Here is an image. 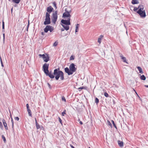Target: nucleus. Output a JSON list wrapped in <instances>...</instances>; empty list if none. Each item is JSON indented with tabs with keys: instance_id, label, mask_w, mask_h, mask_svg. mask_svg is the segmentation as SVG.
Returning <instances> with one entry per match:
<instances>
[{
	"instance_id": "obj_28",
	"label": "nucleus",
	"mask_w": 148,
	"mask_h": 148,
	"mask_svg": "<svg viewBox=\"0 0 148 148\" xmlns=\"http://www.w3.org/2000/svg\"><path fill=\"white\" fill-rule=\"evenodd\" d=\"M104 95L106 97H108V96H109V95H108V94L106 92H105L104 93Z\"/></svg>"
},
{
	"instance_id": "obj_37",
	"label": "nucleus",
	"mask_w": 148,
	"mask_h": 148,
	"mask_svg": "<svg viewBox=\"0 0 148 148\" xmlns=\"http://www.w3.org/2000/svg\"><path fill=\"white\" fill-rule=\"evenodd\" d=\"M138 9H139L138 8H138L135 7L134 8V11H136V10H137Z\"/></svg>"
},
{
	"instance_id": "obj_31",
	"label": "nucleus",
	"mask_w": 148,
	"mask_h": 148,
	"mask_svg": "<svg viewBox=\"0 0 148 148\" xmlns=\"http://www.w3.org/2000/svg\"><path fill=\"white\" fill-rule=\"evenodd\" d=\"M70 60H73L74 59V56H71L70 58Z\"/></svg>"
},
{
	"instance_id": "obj_29",
	"label": "nucleus",
	"mask_w": 148,
	"mask_h": 148,
	"mask_svg": "<svg viewBox=\"0 0 148 148\" xmlns=\"http://www.w3.org/2000/svg\"><path fill=\"white\" fill-rule=\"evenodd\" d=\"M58 44V42L56 41L53 44V46L54 47L56 46Z\"/></svg>"
},
{
	"instance_id": "obj_8",
	"label": "nucleus",
	"mask_w": 148,
	"mask_h": 148,
	"mask_svg": "<svg viewBox=\"0 0 148 148\" xmlns=\"http://www.w3.org/2000/svg\"><path fill=\"white\" fill-rule=\"evenodd\" d=\"M70 12L71 11H67L66 10H65V12L63 14L62 17L64 18H65L66 17L70 18L71 16V15L70 14Z\"/></svg>"
},
{
	"instance_id": "obj_4",
	"label": "nucleus",
	"mask_w": 148,
	"mask_h": 148,
	"mask_svg": "<svg viewBox=\"0 0 148 148\" xmlns=\"http://www.w3.org/2000/svg\"><path fill=\"white\" fill-rule=\"evenodd\" d=\"M57 11H56L53 13L51 18L52 21L54 24H55L58 18Z\"/></svg>"
},
{
	"instance_id": "obj_15",
	"label": "nucleus",
	"mask_w": 148,
	"mask_h": 148,
	"mask_svg": "<svg viewBox=\"0 0 148 148\" xmlns=\"http://www.w3.org/2000/svg\"><path fill=\"white\" fill-rule=\"evenodd\" d=\"M131 3L133 4H137L139 3L138 0H132Z\"/></svg>"
},
{
	"instance_id": "obj_20",
	"label": "nucleus",
	"mask_w": 148,
	"mask_h": 148,
	"mask_svg": "<svg viewBox=\"0 0 148 148\" xmlns=\"http://www.w3.org/2000/svg\"><path fill=\"white\" fill-rule=\"evenodd\" d=\"M138 8L139 9H140L141 10H143L144 7L142 5H139L138 6Z\"/></svg>"
},
{
	"instance_id": "obj_51",
	"label": "nucleus",
	"mask_w": 148,
	"mask_h": 148,
	"mask_svg": "<svg viewBox=\"0 0 148 148\" xmlns=\"http://www.w3.org/2000/svg\"><path fill=\"white\" fill-rule=\"evenodd\" d=\"M71 147L72 148H75L73 146V145H71Z\"/></svg>"
},
{
	"instance_id": "obj_17",
	"label": "nucleus",
	"mask_w": 148,
	"mask_h": 148,
	"mask_svg": "<svg viewBox=\"0 0 148 148\" xmlns=\"http://www.w3.org/2000/svg\"><path fill=\"white\" fill-rule=\"evenodd\" d=\"M35 120L36 127L37 129H39V128H40V125L38 124V123H37L36 119V118H35Z\"/></svg>"
},
{
	"instance_id": "obj_55",
	"label": "nucleus",
	"mask_w": 148,
	"mask_h": 148,
	"mask_svg": "<svg viewBox=\"0 0 148 148\" xmlns=\"http://www.w3.org/2000/svg\"><path fill=\"white\" fill-rule=\"evenodd\" d=\"M88 148H90V147H89Z\"/></svg>"
},
{
	"instance_id": "obj_24",
	"label": "nucleus",
	"mask_w": 148,
	"mask_h": 148,
	"mask_svg": "<svg viewBox=\"0 0 148 148\" xmlns=\"http://www.w3.org/2000/svg\"><path fill=\"white\" fill-rule=\"evenodd\" d=\"M107 124L109 126H110L111 127H112V125L109 120H107Z\"/></svg>"
},
{
	"instance_id": "obj_22",
	"label": "nucleus",
	"mask_w": 148,
	"mask_h": 148,
	"mask_svg": "<svg viewBox=\"0 0 148 148\" xmlns=\"http://www.w3.org/2000/svg\"><path fill=\"white\" fill-rule=\"evenodd\" d=\"M20 1V0H12V2L17 4L19 3Z\"/></svg>"
},
{
	"instance_id": "obj_16",
	"label": "nucleus",
	"mask_w": 148,
	"mask_h": 148,
	"mask_svg": "<svg viewBox=\"0 0 148 148\" xmlns=\"http://www.w3.org/2000/svg\"><path fill=\"white\" fill-rule=\"evenodd\" d=\"M137 69L139 71V73L143 74V72L142 71V69L141 67L140 66H137Z\"/></svg>"
},
{
	"instance_id": "obj_21",
	"label": "nucleus",
	"mask_w": 148,
	"mask_h": 148,
	"mask_svg": "<svg viewBox=\"0 0 148 148\" xmlns=\"http://www.w3.org/2000/svg\"><path fill=\"white\" fill-rule=\"evenodd\" d=\"M140 78L141 80H145L146 79V77L144 75H141L140 76Z\"/></svg>"
},
{
	"instance_id": "obj_10",
	"label": "nucleus",
	"mask_w": 148,
	"mask_h": 148,
	"mask_svg": "<svg viewBox=\"0 0 148 148\" xmlns=\"http://www.w3.org/2000/svg\"><path fill=\"white\" fill-rule=\"evenodd\" d=\"M45 57V59H44L43 60L44 62H48L50 60L49 59V56L48 54H46Z\"/></svg>"
},
{
	"instance_id": "obj_47",
	"label": "nucleus",
	"mask_w": 148,
	"mask_h": 148,
	"mask_svg": "<svg viewBox=\"0 0 148 148\" xmlns=\"http://www.w3.org/2000/svg\"><path fill=\"white\" fill-rule=\"evenodd\" d=\"M78 29H75V33H76L77 32H78Z\"/></svg>"
},
{
	"instance_id": "obj_19",
	"label": "nucleus",
	"mask_w": 148,
	"mask_h": 148,
	"mask_svg": "<svg viewBox=\"0 0 148 148\" xmlns=\"http://www.w3.org/2000/svg\"><path fill=\"white\" fill-rule=\"evenodd\" d=\"M27 111L28 112V113L29 116H30L31 117H32V112H31V110L29 109H29H27Z\"/></svg>"
},
{
	"instance_id": "obj_13",
	"label": "nucleus",
	"mask_w": 148,
	"mask_h": 148,
	"mask_svg": "<svg viewBox=\"0 0 148 148\" xmlns=\"http://www.w3.org/2000/svg\"><path fill=\"white\" fill-rule=\"evenodd\" d=\"M118 143L119 145L121 147H122L123 146V142L120 140L118 141Z\"/></svg>"
},
{
	"instance_id": "obj_9",
	"label": "nucleus",
	"mask_w": 148,
	"mask_h": 148,
	"mask_svg": "<svg viewBox=\"0 0 148 148\" xmlns=\"http://www.w3.org/2000/svg\"><path fill=\"white\" fill-rule=\"evenodd\" d=\"M53 8L51 6H49L47 7V12L49 14L51 13L53 11Z\"/></svg>"
},
{
	"instance_id": "obj_25",
	"label": "nucleus",
	"mask_w": 148,
	"mask_h": 148,
	"mask_svg": "<svg viewBox=\"0 0 148 148\" xmlns=\"http://www.w3.org/2000/svg\"><path fill=\"white\" fill-rule=\"evenodd\" d=\"M95 102L97 104L99 102V100L97 97H95Z\"/></svg>"
},
{
	"instance_id": "obj_26",
	"label": "nucleus",
	"mask_w": 148,
	"mask_h": 148,
	"mask_svg": "<svg viewBox=\"0 0 148 148\" xmlns=\"http://www.w3.org/2000/svg\"><path fill=\"white\" fill-rule=\"evenodd\" d=\"M2 138L3 139V140L4 141V142L5 143L6 142V140L5 138V137L3 135H2Z\"/></svg>"
},
{
	"instance_id": "obj_39",
	"label": "nucleus",
	"mask_w": 148,
	"mask_h": 148,
	"mask_svg": "<svg viewBox=\"0 0 148 148\" xmlns=\"http://www.w3.org/2000/svg\"><path fill=\"white\" fill-rule=\"evenodd\" d=\"M79 24H77L76 25V29H78Z\"/></svg>"
},
{
	"instance_id": "obj_53",
	"label": "nucleus",
	"mask_w": 148,
	"mask_h": 148,
	"mask_svg": "<svg viewBox=\"0 0 148 148\" xmlns=\"http://www.w3.org/2000/svg\"><path fill=\"white\" fill-rule=\"evenodd\" d=\"M48 84L49 86V87H50V84L49 83H48Z\"/></svg>"
},
{
	"instance_id": "obj_50",
	"label": "nucleus",
	"mask_w": 148,
	"mask_h": 148,
	"mask_svg": "<svg viewBox=\"0 0 148 148\" xmlns=\"http://www.w3.org/2000/svg\"><path fill=\"white\" fill-rule=\"evenodd\" d=\"M42 35H44V32H42L41 33Z\"/></svg>"
},
{
	"instance_id": "obj_54",
	"label": "nucleus",
	"mask_w": 148,
	"mask_h": 148,
	"mask_svg": "<svg viewBox=\"0 0 148 148\" xmlns=\"http://www.w3.org/2000/svg\"><path fill=\"white\" fill-rule=\"evenodd\" d=\"M12 10H13V8H12L11 9V12H12Z\"/></svg>"
},
{
	"instance_id": "obj_45",
	"label": "nucleus",
	"mask_w": 148,
	"mask_h": 148,
	"mask_svg": "<svg viewBox=\"0 0 148 148\" xmlns=\"http://www.w3.org/2000/svg\"><path fill=\"white\" fill-rule=\"evenodd\" d=\"M26 107L27 109H29V105L27 103L26 105Z\"/></svg>"
},
{
	"instance_id": "obj_49",
	"label": "nucleus",
	"mask_w": 148,
	"mask_h": 148,
	"mask_svg": "<svg viewBox=\"0 0 148 148\" xmlns=\"http://www.w3.org/2000/svg\"><path fill=\"white\" fill-rule=\"evenodd\" d=\"M79 123H80V124L81 125H82V124H83V123H82V121H80L79 122Z\"/></svg>"
},
{
	"instance_id": "obj_41",
	"label": "nucleus",
	"mask_w": 148,
	"mask_h": 148,
	"mask_svg": "<svg viewBox=\"0 0 148 148\" xmlns=\"http://www.w3.org/2000/svg\"><path fill=\"white\" fill-rule=\"evenodd\" d=\"M59 121L61 124H62V121L61 119L59 117Z\"/></svg>"
},
{
	"instance_id": "obj_23",
	"label": "nucleus",
	"mask_w": 148,
	"mask_h": 148,
	"mask_svg": "<svg viewBox=\"0 0 148 148\" xmlns=\"http://www.w3.org/2000/svg\"><path fill=\"white\" fill-rule=\"evenodd\" d=\"M11 122L12 123V128L13 130V129H14V121L13 120V119L11 116Z\"/></svg>"
},
{
	"instance_id": "obj_1",
	"label": "nucleus",
	"mask_w": 148,
	"mask_h": 148,
	"mask_svg": "<svg viewBox=\"0 0 148 148\" xmlns=\"http://www.w3.org/2000/svg\"><path fill=\"white\" fill-rule=\"evenodd\" d=\"M49 64L47 63H45L42 66L43 71L46 75L49 76L51 79H53L55 77L56 80H58L60 77L61 80L64 79V74L62 71L60 70L59 68L54 70L53 74H51V72H49Z\"/></svg>"
},
{
	"instance_id": "obj_32",
	"label": "nucleus",
	"mask_w": 148,
	"mask_h": 148,
	"mask_svg": "<svg viewBox=\"0 0 148 148\" xmlns=\"http://www.w3.org/2000/svg\"><path fill=\"white\" fill-rule=\"evenodd\" d=\"M101 38H98V42L100 44L101 42Z\"/></svg>"
},
{
	"instance_id": "obj_36",
	"label": "nucleus",
	"mask_w": 148,
	"mask_h": 148,
	"mask_svg": "<svg viewBox=\"0 0 148 148\" xmlns=\"http://www.w3.org/2000/svg\"><path fill=\"white\" fill-rule=\"evenodd\" d=\"M14 119L18 121L19 120V118L18 117H16L14 118Z\"/></svg>"
},
{
	"instance_id": "obj_12",
	"label": "nucleus",
	"mask_w": 148,
	"mask_h": 148,
	"mask_svg": "<svg viewBox=\"0 0 148 148\" xmlns=\"http://www.w3.org/2000/svg\"><path fill=\"white\" fill-rule=\"evenodd\" d=\"M119 54L120 55V56L121 58V59L123 60V62L127 63V62L126 61V58L125 57L123 56H122V54H121L120 53H119Z\"/></svg>"
},
{
	"instance_id": "obj_11",
	"label": "nucleus",
	"mask_w": 148,
	"mask_h": 148,
	"mask_svg": "<svg viewBox=\"0 0 148 148\" xmlns=\"http://www.w3.org/2000/svg\"><path fill=\"white\" fill-rule=\"evenodd\" d=\"M2 122L3 123V125L4 126L6 130H8V128L7 126V124L6 123L4 119H2Z\"/></svg>"
},
{
	"instance_id": "obj_48",
	"label": "nucleus",
	"mask_w": 148,
	"mask_h": 148,
	"mask_svg": "<svg viewBox=\"0 0 148 148\" xmlns=\"http://www.w3.org/2000/svg\"><path fill=\"white\" fill-rule=\"evenodd\" d=\"M64 28H61V31L62 32L64 31Z\"/></svg>"
},
{
	"instance_id": "obj_43",
	"label": "nucleus",
	"mask_w": 148,
	"mask_h": 148,
	"mask_svg": "<svg viewBox=\"0 0 148 148\" xmlns=\"http://www.w3.org/2000/svg\"><path fill=\"white\" fill-rule=\"evenodd\" d=\"M78 89L79 90V89H84V87H80L79 88H78Z\"/></svg>"
},
{
	"instance_id": "obj_2",
	"label": "nucleus",
	"mask_w": 148,
	"mask_h": 148,
	"mask_svg": "<svg viewBox=\"0 0 148 148\" xmlns=\"http://www.w3.org/2000/svg\"><path fill=\"white\" fill-rule=\"evenodd\" d=\"M76 70L77 68L75 67V65L73 63L70 65L69 69L67 67L64 69L65 72L69 75L73 74L74 72L76 71Z\"/></svg>"
},
{
	"instance_id": "obj_52",
	"label": "nucleus",
	"mask_w": 148,
	"mask_h": 148,
	"mask_svg": "<svg viewBox=\"0 0 148 148\" xmlns=\"http://www.w3.org/2000/svg\"><path fill=\"white\" fill-rule=\"evenodd\" d=\"M145 86L147 88H148V85H145Z\"/></svg>"
},
{
	"instance_id": "obj_30",
	"label": "nucleus",
	"mask_w": 148,
	"mask_h": 148,
	"mask_svg": "<svg viewBox=\"0 0 148 148\" xmlns=\"http://www.w3.org/2000/svg\"><path fill=\"white\" fill-rule=\"evenodd\" d=\"M4 23L3 22V21H2V29L3 30L4 29Z\"/></svg>"
},
{
	"instance_id": "obj_14",
	"label": "nucleus",
	"mask_w": 148,
	"mask_h": 148,
	"mask_svg": "<svg viewBox=\"0 0 148 148\" xmlns=\"http://www.w3.org/2000/svg\"><path fill=\"white\" fill-rule=\"evenodd\" d=\"M61 25L67 31L69 29V27L68 26V25H65L62 24H61Z\"/></svg>"
},
{
	"instance_id": "obj_46",
	"label": "nucleus",
	"mask_w": 148,
	"mask_h": 148,
	"mask_svg": "<svg viewBox=\"0 0 148 148\" xmlns=\"http://www.w3.org/2000/svg\"><path fill=\"white\" fill-rule=\"evenodd\" d=\"M103 37V36L102 35H101L100 36V37L99 38H101V39H102V38Z\"/></svg>"
},
{
	"instance_id": "obj_5",
	"label": "nucleus",
	"mask_w": 148,
	"mask_h": 148,
	"mask_svg": "<svg viewBox=\"0 0 148 148\" xmlns=\"http://www.w3.org/2000/svg\"><path fill=\"white\" fill-rule=\"evenodd\" d=\"M54 28L53 27L49 25H47L44 29V31L45 33H47L48 31L52 32Z\"/></svg>"
},
{
	"instance_id": "obj_18",
	"label": "nucleus",
	"mask_w": 148,
	"mask_h": 148,
	"mask_svg": "<svg viewBox=\"0 0 148 148\" xmlns=\"http://www.w3.org/2000/svg\"><path fill=\"white\" fill-rule=\"evenodd\" d=\"M38 56L40 58L42 57V59H43V60H44V59H45V58H46V57H45L46 54L45 55L44 54H39Z\"/></svg>"
},
{
	"instance_id": "obj_56",
	"label": "nucleus",
	"mask_w": 148,
	"mask_h": 148,
	"mask_svg": "<svg viewBox=\"0 0 148 148\" xmlns=\"http://www.w3.org/2000/svg\"><path fill=\"white\" fill-rule=\"evenodd\" d=\"M9 0V1H10V0Z\"/></svg>"
},
{
	"instance_id": "obj_35",
	"label": "nucleus",
	"mask_w": 148,
	"mask_h": 148,
	"mask_svg": "<svg viewBox=\"0 0 148 148\" xmlns=\"http://www.w3.org/2000/svg\"><path fill=\"white\" fill-rule=\"evenodd\" d=\"M0 61H1V66L2 67H3L4 66H3V63L2 61L1 58V57H0Z\"/></svg>"
},
{
	"instance_id": "obj_44",
	"label": "nucleus",
	"mask_w": 148,
	"mask_h": 148,
	"mask_svg": "<svg viewBox=\"0 0 148 148\" xmlns=\"http://www.w3.org/2000/svg\"><path fill=\"white\" fill-rule=\"evenodd\" d=\"M3 40L4 41L5 38V34H3Z\"/></svg>"
},
{
	"instance_id": "obj_7",
	"label": "nucleus",
	"mask_w": 148,
	"mask_h": 148,
	"mask_svg": "<svg viewBox=\"0 0 148 148\" xmlns=\"http://www.w3.org/2000/svg\"><path fill=\"white\" fill-rule=\"evenodd\" d=\"M70 21V18H68V19L67 20L62 19L61 20V22L62 24L66 25H69L71 24Z\"/></svg>"
},
{
	"instance_id": "obj_6",
	"label": "nucleus",
	"mask_w": 148,
	"mask_h": 148,
	"mask_svg": "<svg viewBox=\"0 0 148 148\" xmlns=\"http://www.w3.org/2000/svg\"><path fill=\"white\" fill-rule=\"evenodd\" d=\"M137 12L142 17L144 18L146 16V15L145 10H141V9H139Z\"/></svg>"
},
{
	"instance_id": "obj_33",
	"label": "nucleus",
	"mask_w": 148,
	"mask_h": 148,
	"mask_svg": "<svg viewBox=\"0 0 148 148\" xmlns=\"http://www.w3.org/2000/svg\"><path fill=\"white\" fill-rule=\"evenodd\" d=\"M53 4L54 6L56 8H57V6H56V4L55 2H53Z\"/></svg>"
},
{
	"instance_id": "obj_27",
	"label": "nucleus",
	"mask_w": 148,
	"mask_h": 148,
	"mask_svg": "<svg viewBox=\"0 0 148 148\" xmlns=\"http://www.w3.org/2000/svg\"><path fill=\"white\" fill-rule=\"evenodd\" d=\"M111 121L113 124V125L114 126L116 129H117V127L114 123V121L112 120Z\"/></svg>"
},
{
	"instance_id": "obj_34",
	"label": "nucleus",
	"mask_w": 148,
	"mask_h": 148,
	"mask_svg": "<svg viewBox=\"0 0 148 148\" xmlns=\"http://www.w3.org/2000/svg\"><path fill=\"white\" fill-rule=\"evenodd\" d=\"M66 110H65L62 113V115L63 116H64L65 114H66Z\"/></svg>"
},
{
	"instance_id": "obj_42",
	"label": "nucleus",
	"mask_w": 148,
	"mask_h": 148,
	"mask_svg": "<svg viewBox=\"0 0 148 148\" xmlns=\"http://www.w3.org/2000/svg\"><path fill=\"white\" fill-rule=\"evenodd\" d=\"M0 127L1 128L2 127H3L2 123L1 122H0Z\"/></svg>"
},
{
	"instance_id": "obj_40",
	"label": "nucleus",
	"mask_w": 148,
	"mask_h": 148,
	"mask_svg": "<svg viewBox=\"0 0 148 148\" xmlns=\"http://www.w3.org/2000/svg\"><path fill=\"white\" fill-rule=\"evenodd\" d=\"M62 100L65 102H66V101L65 98L64 97H62Z\"/></svg>"
},
{
	"instance_id": "obj_38",
	"label": "nucleus",
	"mask_w": 148,
	"mask_h": 148,
	"mask_svg": "<svg viewBox=\"0 0 148 148\" xmlns=\"http://www.w3.org/2000/svg\"><path fill=\"white\" fill-rule=\"evenodd\" d=\"M29 21H28V24L27 25V31H28V27H29Z\"/></svg>"
},
{
	"instance_id": "obj_3",
	"label": "nucleus",
	"mask_w": 148,
	"mask_h": 148,
	"mask_svg": "<svg viewBox=\"0 0 148 148\" xmlns=\"http://www.w3.org/2000/svg\"><path fill=\"white\" fill-rule=\"evenodd\" d=\"M50 15L48 12H46L45 16V21L44 22L45 25H47L51 23V19L50 17Z\"/></svg>"
}]
</instances>
